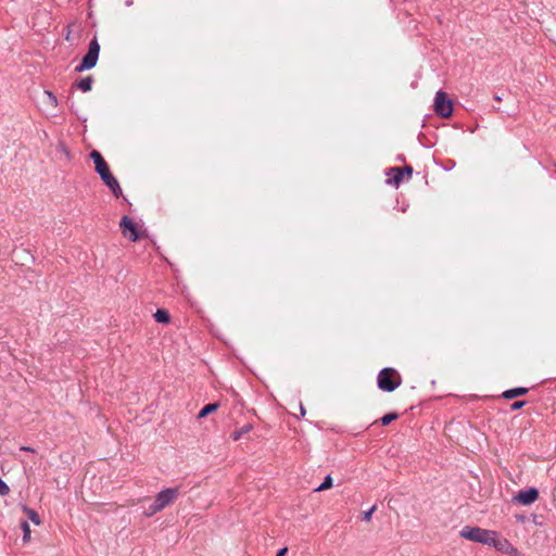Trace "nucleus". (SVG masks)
Returning <instances> with one entry per match:
<instances>
[{
  "label": "nucleus",
  "mask_w": 556,
  "mask_h": 556,
  "mask_svg": "<svg viewBox=\"0 0 556 556\" xmlns=\"http://www.w3.org/2000/svg\"><path fill=\"white\" fill-rule=\"evenodd\" d=\"M460 536L472 542L493 545L498 549H503L505 545H508V542L506 540H496V532L476 527L463 528V530L460 531Z\"/></svg>",
  "instance_id": "obj_1"
},
{
  "label": "nucleus",
  "mask_w": 556,
  "mask_h": 556,
  "mask_svg": "<svg viewBox=\"0 0 556 556\" xmlns=\"http://www.w3.org/2000/svg\"><path fill=\"white\" fill-rule=\"evenodd\" d=\"M179 496L178 488H167L159 492L155 496L154 502L144 511L147 517H151L159 511L165 509L172 505Z\"/></svg>",
  "instance_id": "obj_2"
},
{
  "label": "nucleus",
  "mask_w": 556,
  "mask_h": 556,
  "mask_svg": "<svg viewBox=\"0 0 556 556\" xmlns=\"http://www.w3.org/2000/svg\"><path fill=\"white\" fill-rule=\"evenodd\" d=\"M401 384V376L393 368H384L378 375V387L392 392Z\"/></svg>",
  "instance_id": "obj_3"
},
{
  "label": "nucleus",
  "mask_w": 556,
  "mask_h": 556,
  "mask_svg": "<svg viewBox=\"0 0 556 556\" xmlns=\"http://www.w3.org/2000/svg\"><path fill=\"white\" fill-rule=\"evenodd\" d=\"M100 52V45L97 39L91 40L87 54L84 56L81 63L76 67L77 72L90 70L96 66Z\"/></svg>",
  "instance_id": "obj_4"
},
{
  "label": "nucleus",
  "mask_w": 556,
  "mask_h": 556,
  "mask_svg": "<svg viewBox=\"0 0 556 556\" xmlns=\"http://www.w3.org/2000/svg\"><path fill=\"white\" fill-rule=\"evenodd\" d=\"M434 111L442 117H450L453 113V103L443 91H438L433 104Z\"/></svg>",
  "instance_id": "obj_5"
},
{
  "label": "nucleus",
  "mask_w": 556,
  "mask_h": 556,
  "mask_svg": "<svg viewBox=\"0 0 556 556\" xmlns=\"http://www.w3.org/2000/svg\"><path fill=\"white\" fill-rule=\"evenodd\" d=\"M539 498V491L535 488L519 491L513 498L514 502L529 506Z\"/></svg>",
  "instance_id": "obj_6"
},
{
  "label": "nucleus",
  "mask_w": 556,
  "mask_h": 556,
  "mask_svg": "<svg viewBox=\"0 0 556 556\" xmlns=\"http://www.w3.org/2000/svg\"><path fill=\"white\" fill-rule=\"evenodd\" d=\"M119 226L123 235L128 237L132 242L139 239L137 227L129 217L124 216L119 223Z\"/></svg>",
  "instance_id": "obj_7"
},
{
  "label": "nucleus",
  "mask_w": 556,
  "mask_h": 556,
  "mask_svg": "<svg viewBox=\"0 0 556 556\" xmlns=\"http://www.w3.org/2000/svg\"><path fill=\"white\" fill-rule=\"evenodd\" d=\"M90 157L92 159V161L96 165V170L100 175V177H102L103 175H105L110 172V168L100 152H98L96 150L92 151L90 153Z\"/></svg>",
  "instance_id": "obj_8"
},
{
  "label": "nucleus",
  "mask_w": 556,
  "mask_h": 556,
  "mask_svg": "<svg viewBox=\"0 0 556 556\" xmlns=\"http://www.w3.org/2000/svg\"><path fill=\"white\" fill-rule=\"evenodd\" d=\"M101 179L103 180V182L112 190V192L114 193V195L117 198L119 197V194L122 193V189L119 187V184L118 181L116 180V178L111 174V172H109L108 174L103 175L101 177Z\"/></svg>",
  "instance_id": "obj_9"
},
{
  "label": "nucleus",
  "mask_w": 556,
  "mask_h": 556,
  "mask_svg": "<svg viewBox=\"0 0 556 556\" xmlns=\"http://www.w3.org/2000/svg\"><path fill=\"white\" fill-rule=\"evenodd\" d=\"M42 103L46 108L54 109L58 105L56 97L49 90L43 92Z\"/></svg>",
  "instance_id": "obj_10"
},
{
  "label": "nucleus",
  "mask_w": 556,
  "mask_h": 556,
  "mask_svg": "<svg viewBox=\"0 0 556 556\" xmlns=\"http://www.w3.org/2000/svg\"><path fill=\"white\" fill-rule=\"evenodd\" d=\"M527 392H528V389H526V388H515V389H510V390L505 391L503 393V396L505 399L511 400V399H515L517 396L523 395Z\"/></svg>",
  "instance_id": "obj_11"
},
{
  "label": "nucleus",
  "mask_w": 556,
  "mask_h": 556,
  "mask_svg": "<svg viewBox=\"0 0 556 556\" xmlns=\"http://www.w3.org/2000/svg\"><path fill=\"white\" fill-rule=\"evenodd\" d=\"M92 83H93V79L91 76H88V77H85L83 79H80L78 83H77V87L84 91V92H87V91H90L91 88H92Z\"/></svg>",
  "instance_id": "obj_12"
},
{
  "label": "nucleus",
  "mask_w": 556,
  "mask_h": 556,
  "mask_svg": "<svg viewBox=\"0 0 556 556\" xmlns=\"http://www.w3.org/2000/svg\"><path fill=\"white\" fill-rule=\"evenodd\" d=\"M23 511L35 525L39 526L41 523L39 515L34 509L28 508L27 506H23Z\"/></svg>",
  "instance_id": "obj_13"
},
{
  "label": "nucleus",
  "mask_w": 556,
  "mask_h": 556,
  "mask_svg": "<svg viewBox=\"0 0 556 556\" xmlns=\"http://www.w3.org/2000/svg\"><path fill=\"white\" fill-rule=\"evenodd\" d=\"M218 403H212V404H207L205 405L199 413L198 417L199 418H204L205 416H207L208 414L215 412L217 408H218Z\"/></svg>",
  "instance_id": "obj_14"
},
{
  "label": "nucleus",
  "mask_w": 556,
  "mask_h": 556,
  "mask_svg": "<svg viewBox=\"0 0 556 556\" xmlns=\"http://www.w3.org/2000/svg\"><path fill=\"white\" fill-rule=\"evenodd\" d=\"M154 318L157 323H168L169 321V315L164 309H157L154 314Z\"/></svg>",
  "instance_id": "obj_15"
},
{
  "label": "nucleus",
  "mask_w": 556,
  "mask_h": 556,
  "mask_svg": "<svg viewBox=\"0 0 556 556\" xmlns=\"http://www.w3.org/2000/svg\"><path fill=\"white\" fill-rule=\"evenodd\" d=\"M391 172L394 173V176L392 178L393 182L395 185H399L404 178V172L397 167L391 168Z\"/></svg>",
  "instance_id": "obj_16"
},
{
  "label": "nucleus",
  "mask_w": 556,
  "mask_h": 556,
  "mask_svg": "<svg viewBox=\"0 0 556 556\" xmlns=\"http://www.w3.org/2000/svg\"><path fill=\"white\" fill-rule=\"evenodd\" d=\"M332 486V478L331 476H327L324 480V482L315 489V492H321L330 489Z\"/></svg>",
  "instance_id": "obj_17"
},
{
  "label": "nucleus",
  "mask_w": 556,
  "mask_h": 556,
  "mask_svg": "<svg viewBox=\"0 0 556 556\" xmlns=\"http://www.w3.org/2000/svg\"><path fill=\"white\" fill-rule=\"evenodd\" d=\"M251 429H252V426H251V425H247V426L242 427L240 430L235 431V432L232 433V439H233L235 441L239 440L243 434H245V433L250 432V431H251Z\"/></svg>",
  "instance_id": "obj_18"
},
{
  "label": "nucleus",
  "mask_w": 556,
  "mask_h": 556,
  "mask_svg": "<svg viewBox=\"0 0 556 556\" xmlns=\"http://www.w3.org/2000/svg\"><path fill=\"white\" fill-rule=\"evenodd\" d=\"M21 528L23 530V541L24 542H28L30 540V528H29V525L27 523V521H22L21 522Z\"/></svg>",
  "instance_id": "obj_19"
},
{
  "label": "nucleus",
  "mask_w": 556,
  "mask_h": 556,
  "mask_svg": "<svg viewBox=\"0 0 556 556\" xmlns=\"http://www.w3.org/2000/svg\"><path fill=\"white\" fill-rule=\"evenodd\" d=\"M397 414L396 413H390V414H387L384 415L382 418H381V424L383 426H387L389 425L391 421L395 420L397 418Z\"/></svg>",
  "instance_id": "obj_20"
},
{
  "label": "nucleus",
  "mask_w": 556,
  "mask_h": 556,
  "mask_svg": "<svg viewBox=\"0 0 556 556\" xmlns=\"http://www.w3.org/2000/svg\"><path fill=\"white\" fill-rule=\"evenodd\" d=\"M10 493V488L8 484L0 478V495L4 496Z\"/></svg>",
  "instance_id": "obj_21"
},
{
  "label": "nucleus",
  "mask_w": 556,
  "mask_h": 556,
  "mask_svg": "<svg viewBox=\"0 0 556 556\" xmlns=\"http://www.w3.org/2000/svg\"><path fill=\"white\" fill-rule=\"evenodd\" d=\"M376 510V506H372L369 510L364 513V520L369 521L374 511Z\"/></svg>",
  "instance_id": "obj_22"
},
{
  "label": "nucleus",
  "mask_w": 556,
  "mask_h": 556,
  "mask_svg": "<svg viewBox=\"0 0 556 556\" xmlns=\"http://www.w3.org/2000/svg\"><path fill=\"white\" fill-rule=\"evenodd\" d=\"M523 405H525V401H517L511 404V409L513 410L520 409Z\"/></svg>",
  "instance_id": "obj_23"
},
{
  "label": "nucleus",
  "mask_w": 556,
  "mask_h": 556,
  "mask_svg": "<svg viewBox=\"0 0 556 556\" xmlns=\"http://www.w3.org/2000/svg\"><path fill=\"white\" fill-rule=\"evenodd\" d=\"M287 552H288V548L283 547V548L278 551L276 556H285L287 554Z\"/></svg>",
  "instance_id": "obj_24"
},
{
  "label": "nucleus",
  "mask_w": 556,
  "mask_h": 556,
  "mask_svg": "<svg viewBox=\"0 0 556 556\" xmlns=\"http://www.w3.org/2000/svg\"><path fill=\"white\" fill-rule=\"evenodd\" d=\"M403 172H405L406 175L409 177L412 175V173H413V169H412L410 166H406Z\"/></svg>",
  "instance_id": "obj_25"
},
{
  "label": "nucleus",
  "mask_w": 556,
  "mask_h": 556,
  "mask_svg": "<svg viewBox=\"0 0 556 556\" xmlns=\"http://www.w3.org/2000/svg\"><path fill=\"white\" fill-rule=\"evenodd\" d=\"M21 450H22V451H25V452H31V453H34V452H35V450H34V448H31V447H29V446H22V447H21Z\"/></svg>",
  "instance_id": "obj_26"
},
{
  "label": "nucleus",
  "mask_w": 556,
  "mask_h": 556,
  "mask_svg": "<svg viewBox=\"0 0 556 556\" xmlns=\"http://www.w3.org/2000/svg\"><path fill=\"white\" fill-rule=\"evenodd\" d=\"M66 40H67V41H71V40H72V31H71V29H70V28H68L67 34H66Z\"/></svg>",
  "instance_id": "obj_27"
},
{
  "label": "nucleus",
  "mask_w": 556,
  "mask_h": 556,
  "mask_svg": "<svg viewBox=\"0 0 556 556\" xmlns=\"http://www.w3.org/2000/svg\"><path fill=\"white\" fill-rule=\"evenodd\" d=\"M300 409H301V415L304 416L305 415V408L303 407L302 404L300 405Z\"/></svg>",
  "instance_id": "obj_28"
},
{
  "label": "nucleus",
  "mask_w": 556,
  "mask_h": 556,
  "mask_svg": "<svg viewBox=\"0 0 556 556\" xmlns=\"http://www.w3.org/2000/svg\"><path fill=\"white\" fill-rule=\"evenodd\" d=\"M495 100H496V101H501L502 99H501V97L496 96V97H495Z\"/></svg>",
  "instance_id": "obj_29"
}]
</instances>
